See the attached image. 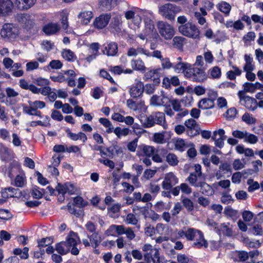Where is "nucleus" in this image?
I'll use <instances>...</instances> for the list:
<instances>
[{"label": "nucleus", "mask_w": 263, "mask_h": 263, "mask_svg": "<svg viewBox=\"0 0 263 263\" xmlns=\"http://www.w3.org/2000/svg\"><path fill=\"white\" fill-rule=\"evenodd\" d=\"M72 199V203H69L67 205L69 212L77 217L83 216L84 215L83 208L88 205V201L80 196H76Z\"/></svg>", "instance_id": "obj_1"}, {"label": "nucleus", "mask_w": 263, "mask_h": 263, "mask_svg": "<svg viewBox=\"0 0 263 263\" xmlns=\"http://www.w3.org/2000/svg\"><path fill=\"white\" fill-rule=\"evenodd\" d=\"M179 32L183 35L193 39H198L200 36V30L196 25L192 22L180 25L178 27Z\"/></svg>", "instance_id": "obj_2"}, {"label": "nucleus", "mask_w": 263, "mask_h": 263, "mask_svg": "<svg viewBox=\"0 0 263 263\" xmlns=\"http://www.w3.org/2000/svg\"><path fill=\"white\" fill-rule=\"evenodd\" d=\"M198 178V175L191 173L187 177V180L190 184L195 187H200L201 192L203 194L209 195L212 193V189L210 185Z\"/></svg>", "instance_id": "obj_3"}, {"label": "nucleus", "mask_w": 263, "mask_h": 263, "mask_svg": "<svg viewBox=\"0 0 263 263\" xmlns=\"http://www.w3.org/2000/svg\"><path fill=\"white\" fill-rule=\"evenodd\" d=\"M181 11L179 7L172 4H166L159 7V13L169 20H174L176 14Z\"/></svg>", "instance_id": "obj_4"}, {"label": "nucleus", "mask_w": 263, "mask_h": 263, "mask_svg": "<svg viewBox=\"0 0 263 263\" xmlns=\"http://www.w3.org/2000/svg\"><path fill=\"white\" fill-rule=\"evenodd\" d=\"M80 243V239L77 233L70 232L67 238V249L73 255H78L80 250L77 247Z\"/></svg>", "instance_id": "obj_5"}, {"label": "nucleus", "mask_w": 263, "mask_h": 263, "mask_svg": "<svg viewBox=\"0 0 263 263\" xmlns=\"http://www.w3.org/2000/svg\"><path fill=\"white\" fill-rule=\"evenodd\" d=\"M142 251L144 252V257L147 263L153 261L154 263L159 260V250L153 248L151 245L145 244L142 247Z\"/></svg>", "instance_id": "obj_6"}, {"label": "nucleus", "mask_w": 263, "mask_h": 263, "mask_svg": "<svg viewBox=\"0 0 263 263\" xmlns=\"http://www.w3.org/2000/svg\"><path fill=\"white\" fill-rule=\"evenodd\" d=\"M157 28L160 35L166 40H171L175 34L173 26L166 22H158Z\"/></svg>", "instance_id": "obj_7"}, {"label": "nucleus", "mask_w": 263, "mask_h": 263, "mask_svg": "<svg viewBox=\"0 0 263 263\" xmlns=\"http://www.w3.org/2000/svg\"><path fill=\"white\" fill-rule=\"evenodd\" d=\"M232 134L234 138L243 140V142L251 144H254L258 141V137L248 132L246 130H235L232 132Z\"/></svg>", "instance_id": "obj_8"}, {"label": "nucleus", "mask_w": 263, "mask_h": 263, "mask_svg": "<svg viewBox=\"0 0 263 263\" xmlns=\"http://www.w3.org/2000/svg\"><path fill=\"white\" fill-rule=\"evenodd\" d=\"M153 17L152 13L148 16H144V22L145 27L143 32L146 35H149V38L157 39L159 35L155 28L154 23L152 20Z\"/></svg>", "instance_id": "obj_9"}, {"label": "nucleus", "mask_w": 263, "mask_h": 263, "mask_svg": "<svg viewBox=\"0 0 263 263\" xmlns=\"http://www.w3.org/2000/svg\"><path fill=\"white\" fill-rule=\"evenodd\" d=\"M237 95L241 105L245 106L247 109L251 110H254L257 108V102L254 98L245 96L242 91H238Z\"/></svg>", "instance_id": "obj_10"}, {"label": "nucleus", "mask_w": 263, "mask_h": 263, "mask_svg": "<svg viewBox=\"0 0 263 263\" xmlns=\"http://www.w3.org/2000/svg\"><path fill=\"white\" fill-rule=\"evenodd\" d=\"M185 78L192 81L202 82L206 79L205 72L199 68H194L191 66L189 72H186Z\"/></svg>", "instance_id": "obj_11"}, {"label": "nucleus", "mask_w": 263, "mask_h": 263, "mask_svg": "<svg viewBox=\"0 0 263 263\" xmlns=\"http://www.w3.org/2000/svg\"><path fill=\"white\" fill-rule=\"evenodd\" d=\"M3 38L12 40L17 35V30L11 24H5L3 25L1 31Z\"/></svg>", "instance_id": "obj_12"}, {"label": "nucleus", "mask_w": 263, "mask_h": 263, "mask_svg": "<svg viewBox=\"0 0 263 263\" xmlns=\"http://www.w3.org/2000/svg\"><path fill=\"white\" fill-rule=\"evenodd\" d=\"M178 182V179L172 172L166 173L162 182V187L163 189L169 190Z\"/></svg>", "instance_id": "obj_13"}, {"label": "nucleus", "mask_w": 263, "mask_h": 263, "mask_svg": "<svg viewBox=\"0 0 263 263\" xmlns=\"http://www.w3.org/2000/svg\"><path fill=\"white\" fill-rule=\"evenodd\" d=\"M169 101L167 96L161 91L159 95H153L150 99V104L154 106H162L165 105Z\"/></svg>", "instance_id": "obj_14"}, {"label": "nucleus", "mask_w": 263, "mask_h": 263, "mask_svg": "<svg viewBox=\"0 0 263 263\" xmlns=\"http://www.w3.org/2000/svg\"><path fill=\"white\" fill-rule=\"evenodd\" d=\"M46 192L50 195L55 194L57 192L58 199L59 202H63L64 201L65 194L66 193V187L61 183H58L55 189H53L52 187L48 186L46 188Z\"/></svg>", "instance_id": "obj_15"}, {"label": "nucleus", "mask_w": 263, "mask_h": 263, "mask_svg": "<svg viewBox=\"0 0 263 263\" xmlns=\"http://www.w3.org/2000/svg\"><path fill=\"white\" fill-rule=\"evenodd\" d=\"M191 66V64L182 62V58L179 57L177 58V62L174 63L173 68L176 73H183L185 77L186 72H189Z\"/></svg>", "instance_id": "obj_16"}, {"label": "nucleus", "mask_w": 263, "mask_h": 263, "mask_svg": "<svg viewBox=\"0 0 263 263\" xmlns=\"http://www.w3.org/2000/svg\"><path fill=\"white\" fill-rule=\"evenodd\" d=\"M144 84L139 81H137L129 89V94L134 98L139 97L144 91Z\"/></svg>", "instance_id": "obj_17"}, {"label": "nucleus", "mask_w": 263, "mask_h": 263, "mask_svg": "<svg viewBox=\"0 0 263 263\" xmlns=\"http://www.w3.org/2000/svg\"><path fill=\"white\" fill-rule=\"evenodd\" d=\"M224 134V130L221 128L213 132L212 138L214 140L215 144L217 147H218L219 148L223 147L224 140L226 139Z\"/></svg>", "instance_id": "obj_18"}, {"label": "nucleus", "mask_w": 263, "mask_h": 263, "mask_svg": "<svg viewBox=\"0 0 263 263\" xmlns=\"http://www.w3.org/2000/svg\"><path fill=\"white\" fill-rule=\"evenodd\" d=\"M151 15V12L144 11L137 9H135L134 15L132 16V22L137 27H139L141 22V18L144 16H148Z\"/></svg>", "instance_id": "obj_19"}, {"label": "nucleus", "mask_w": 263, "mask_h": 263, "mask_svg": "<svg viewBox=\"0 0 263 263\" xmlns=\"http://www.w3.org/2000/svg\"><path fill=\"white\" fill-rule=\"evenodd\" d=\"M110 17V15L107 14L100 15L95 19L93 22L95 27L98 29L103 28L108 24Z\"/></svg>", "instance_id": "obj_20"}, {"label": "nucleus", "mask_w": 263, "mask_h": 263, "mask_svg": "<svg viewBox=\"0 0 263 263\" xmlns=\"http://www.w3.org/2000/svg\"><path fill=\"white\" fill-rule=\"evenodd\" d=\"M13 3L11 0H0V15H5L10 12Z\"/></svg>", "instance_id": "obj_21"}, {"label": "nucleus", "mask_w": 263, "mask_h": 263, "mask_svg": "<svg viewBox=\"0 0 263 263\" xmlns=\"http://www.w3.org/2000/svg\"><path fill=\"white\" fill-rule=\"evenodd\" d=\"M194 242L193 246L197 248H201L204 247L206 248L208 247V242L204 239L203 233L199 231L197 234L196 237L193 240Z\"/></svg>", "instance_id": "obj_22"}, {"label": "nucleus", "mask_w": 263, "mask_h": 263, "mask_svg": "<svg viewBox=\"0 0 263 263\" xmlns=\"http://www.w3.org/2000/svg\"><path fill=\"white\" fill-rule=\"evenodd\" d=\"M36 0H16L15 6L21 10H27L32 7Z\"/></svg>", "instance_id": "obj_23"}, {"label": "nucleus", "mask_w": 263, "mask_h": 263, "mask_svg": "<svg viewBox=\"0 0 263 263\" xmlns=\"http://www.w3.org/2000/svg\"><path fill=\"white\" fill-rule=\"evenodd\" d=\"M139 119L143 127L145 128H150L155 125L154 117L152 114L148 116H140Z\"/></svg>", "instance_id": "obj_24"}, {"label": "nucleus", "mask_w": 263, "mask_h": 263, "mask_svg": "<svg viewBox=\"0 0 263 263\" xmlns=\"http://www.w3.org/2000/svg\"><path fill=\"white\" fill-rule=\"evenodd\" d=\"M154 117L155 125L156 124L162 126V127L166 129L167 128V124L165 122V115L164 113L161 112H156L152 114Z\"/></svg>", "instance_id": "obj_25"}, {"label": "nucleus", "mask_w": 263, "mask_h": 263, "mask_svg": "<svg viewBox=\"0 0 263 263\" xmlns=\"http://www.w3.org/2000/svg\"><path fill=\"white\" fill-rule=\"evenodd\" d=\"M93 17L92 12L90 11L81 12L78 15V18L81 24L87 25Z\"/></svg>", "instance_id": "obj_26"}, {"label": "nucleus", "mask_w": 263, "mask_h": 263, "mask_svg": "<svg viewBox=\"0 0 263 263\" xmlns=\"http://www.w3.org/2000/svg\"><path fill=\"white\" fill-rule=\"evenodd\" d=\"M117 45L115 43H110L105 46L103 52L108 56H114L117 53Z\"/></svg>", "instance_id": "obj_27"}, {"label": "nucleus", "mask_w": 263, "mask_h": 263, "mask_svg": "<svg viewBox=\"0 0 263 263\" xmlns=\"http://www.w3.org/2000/svg\"><path fill=\"white\" fill-rule=\"evenodd\" d=\"M192 146L193 144L192 143H188L184 139L181 138L177 139L175 143V149L180 152H183L187 147Z\"/></svg>", "instance_id": "obj_28"}, {"label": "nucleus", "mask_w": 263, "mask_h": 263, "mask_svg": "<svg viewBox=\"0 0 263 263\" xmlns=\"http://www.w3.org/2000/svg\"><path fill=\"white\" fill-rule=\"evenodd\" d=\"M214 100L210 98H204L198 103V107L202 109H208L214 107Z\"/></svg>", "instance_id": "obj_29"}, {"label": "nucleus", "mask_w": 263, "mask_h": 263, "mask_svg": "<svg viewBox=\"0 0 263 263\" xmlns=\"http://www.w3.org/2000/svg\"><path fill=\"white\" fill-rule=\"evenodd\" d=\"M206 15L207 12L203 8H200V11H196L194 12V14L195 18L200 25H203L206 23V20L204 16Z\"/></svg>", "instance_id": "obj_30"}, {"label": "nucleus", "mask_w": 263, "mask_h": 263, "mask_svg": "<svg viewBox=\"0 0 263 263\" xmlns=\"http://www.w3.org/2000/svg\"><path fill=\"white\" fill-rule=\"evenodd\" d=\"M217 229L220 234L222 233L228 236H231L233 235L232 226L229 223H223L219 226Z\"/></svg>", "instance_id": "obj_31"}, {"label": "nucleus", "mask_w": 263, "mask_h": 263, "mask_svg": "<svg viewBox=\"0 0 263 263\" xmlns=\"http://www.w3.org/2000/svg\"><path fill=\"white\" fill-rule=\"evenodd\" d=\"M217 8L221 12L224 14L226 16L230 15L232 7L228 3L225 1H221L218 3L216 6Z\"/></svg>", "instance_id": "obj_32"}, {"label": "nucleus", "mask_w": 263, "mask_h": 263, "mask_svg": "<svg viewBox=\"0 0 263 263\" xmlns=\"http://www.w3.org/2000/svg\"><path fill=\"white\" fill-rule=\"evenodd\" d=\"M130 65L133 70L144 71L146 67L144 63L140 59H133L130 62Z\"/></svg>", "instance_id": "obj_33"}, {"label": "nucleus", "mask_w": 263, "mask_h": 263, "mask_svg": "<svg viewBox=\"0 0 263 263\" xmlns=\"http://www.w3.org/2000/svg\"><path fill=\"white\" fill-rule=\"evenodd\" d=\"M118 0H100V7L103 10H109L117 4Z\"/></svg>", "instance_id": "obj_34"}, {"label": "nucleus", "mask_w": 263, "mask_h": 263, "mask_svg": "<svg viewBox=\"0 0 263 263\" xmlns=\"http://www.w3.org/2000/svg\"><path fill=\"white\" fill-rule=\"evenodd\" d=\"M67 134L68 136L73 141L80 140H81L83 143H84L87 140L86 135L84 133L82 132H79L78 134H75L67 130Z\"/></svg>", "instance_id": "obj_35"}, {"label": "nucleus", "mask_w": 263, "mask_h": 263, "mask_svg": "<svg viewBox=\"0 0 263 263\" xmlns=\"http://www.w3.org/2000/svg\"><path fill=\"white\" fill-rule=\"evenodd\" d=\"M60 28L57 24L49 23L44 27L43 31L46 34L50 35L56 33Z\"/></svg>", "instance_id": "obj_36"}, {"label": "nucleus", "mask_w": 263, "mask_h": 263, "mask_svg": "<svg viewBox=\"0 0 263 263\" xmlns=\"http://www.w3.org/2000/svg\"><path fill=\"white\" fill-rule=\"evenodd\" d=\"M232 69L227 72V77L231 80L236 79L237 76H239L242 73V70L236 66H232Z\"/></svg>", "instance_id": "obj_37"}, {"label": "nucleus", "mask_w": 263, "mask_h": 263, "mask_svg": "<svg viewBox=\"0 0 263 263\" xmlns=\"http://www.w3.org/2000/svg\"><path fill=\"white\" fill-rule=\"evenodd\" d=\"M99 122L106 128V133L110 134L114 130L112 123L107 118H101L99 120Z\"/></svg>", "instance_id": "obj_38"}, {"label": "nucleus", "mask_w": 263, "mask_h": 263, "mask_svg": "<svg viewBox=\"0 0 263 263\" xmlns=\"http://www.w3.org/2000/svg\"><path fill=\"white\" fill-rule=\"evenodd\" d=\"M146 49L142 47H138L135 48L131 47L127 51V55L128 57H136L139 54H144L145 55Z\"/></svg>", "instance_id": "obj_39"}, {"label": "nucleus", "mask_w": 263, "mask_h": 263, "mask_svg": "<svg viewBox=\"0 0 263 263\" xmlns=\"http://www.w3.org/2000/svg\"><path fill=\"white\" fill-rule=\"evenodd\" d=\"M258 86H259L258 88H260L262 86V85L259 82H256L254 84L249 82H246L243 85L244 90L246 92H254L255 90L257 89Z\"/></svg>", "instance_id": "obj_40"}, {"label": "nucleus", "mask_w": 263, "mask_h": 263, "mask_svg": "<svg viewBox=\"0 0 263 263\" xmlns=\"http://www.w3.org/2000/svg\"><path fill=\"white\" fill-rule=\"evenodd\" d=\"M185 40V39L183 37L176 36L173 38L172 44L175 48L179 50H182Z\"/></svg>", "instance_id": "obj_41"}, {"label": "nucleus", "mask_w": 263, "mask_h": 263, "mask_svg": "<svg viewBox=\"0 0 263 263\" xmlns=\"http://www.w3.org/2000/svg\"><path fill=\"white\" fill-rule=\"evenodd\" d=\"M166 161L172 166H176L179 163L178 157L173 153H169L166 156Z\"/></svg>", "instance_id": "obj_42"}, {"label": "nucleus", "mask_w": 263, "mask_h": 263, "mask_svg": "<svg viewBox=\"0 0 263 263\" xmlns=\"http://www.w3.org/2000/svg\"><path fill=\"white\" fill-rule=\"evenodd\" d=\"M124 220L128 224L135 226L138 223L139 218L133 213H129Z\"/></svg>", "instance_id": "obj_43"}, {"label": "nucleus", "mask_w": 263, "mask_h": 263, "mask_svg": "<svg viewBox=\"0 0 263 263\" xmlns=\"http://www.w3.org/2000/svg\"><path fill=\"white\" fill-rule=\"evenodd\" d=\"M129 129L128 128H121L120 127H117L113 131L115 134L118 138H121L122 136H126L129 133Z\"/></svg>", "instance_id": "obj_44"}, {"label": "nucleus", "mask_w": 263, "mask_h": 263, "mask_svg": "<svg viewBox=\"0 0 263 263\" xmlns=\"http://www.w3.org/2000/svg\"><path fill=\"white\" fill-rule=\"evenodd\" d=\"M161 69L160 68L151 69L145 74L144 77L146 80L152 79L160 75Z\"/></svg>", "instance_id": "obj_45"}, {"label": "nucleus", "mask_w": 263, "mask_h": 263, "mask_svg": "<svg viewBox=\"0 0 263 263\" xmlns=\"http://www.w3.org/2000/svg\"><path fill=\"white\" fill-rule=\"evenodd\" d=\"M76 73L72 70L67 71V81L69 86L73 87L76 85Z\"/></svg>", "instance_id": "obj_46"}, {"label": "nucleus", "mask_w": 263, "mask_h": 263, "mask_svg": "<svg viewBox=\"0 0 263 263\" xmlns=\"http://www.w3.org/2000/svg\"><path fill=\"white\" fill-rule=\"evenodd\" d=\"M10 157V153L8 149L3 145L0 147V159L3 161H7Z\"/></svg>", "instance_id": "obj_47"}, {"label": "nucleus", "mask_w": 263, "mask_h": 263, "mask_svg": "<svg viewBox=\"0 0 263 263\" xmlns=\"http://www.w3.org/2000/svg\"><path fill=\"white\" fill-rule=\"evenodd\" d=\"M26 183V178L24 174L18 175L16 176L14 184L17 187H22L24 186Z\"/></svg>", "instance_id": "obj_48"}, {"label": "nucleus", "mask_w": 263, "mask_h": 263, "mask_svg": "<svg viewBox=\"0 0 263 263\" xmlns=\"http://www.w3.org/2000/svg\"><path fill=\"white\" fill-rule=\"evenodd\" d=\"M242 120L248 125L254 124L256 122V119L253 116V115L248 112H246L242 116Z\"/></svg>", "instance_id": "obj_49"}, {"label": "nucleus", "mask_w": 263, "mask_h": 263, "mask_svg": "<svg viewBox=\"0 0 263 263\" xmlns=\"http://www.w3.org/2000/svg\"><path fill=\"white\" fill-rule=\"evenodd\" d=\"M224 214L232 219H234L237 218L238 212L230 206H226L224 210Z\"/></svg>", "instance_id": "obj_50"}, {"label": "nucleus", "mask_w": 263, "mask_h": 263, "mask_svg": "<svg viewBox=\"0 0 263 263\" xmlns=\"http://www.w3.org/2000/svg\"><path fill=\"white\" fill-rule=\"evenodd\" d=\"M199 230L194 229L190 228L186 230V238L188 240H193L197 236V234Z\"/></svg>", "instance_id": "obj_51"}, {"label": "nucleus", "mask_w": 263, "mask_h": 263, "mask_svg": "<svg viewBox=\"0 0 263 263\" xmlns=\"http://www.w3.org/2000/svg\"><path fill=\"white\" fill-rule=\"evenodd\" d=\"M164 134L165 132L155 133L153 135L154 141L158 144L164 143L165 142Z\"/></svg>", "instance_id": "obj_52"}, {"label": "nucleus", "mask_w": 263, "mask_h": 263, "mask_svg": "<svg viewBox=\"0 0 263 263\" xmlns=\"http://www.w3.org/2000/svg\"><path fill=\"white\" fill-rule=\"evenodd\" d=\"M23 111L29 115L39 116L40 118L42 117L41 112L35 110L33 107H32V106H24Z\"/></svg>", "instance_id": "obj_53"}, {"label": "nucleus", "mask_w": 263, "mask_h": 263, "mask_svg": "<svg viewBox=\"0 0 263 263\" xmlns=\"http://www.w3.org/2000/svg\"><path fill=\"white\" fill-rule=\"evenodd\" d=\"M210 76L213 79H219L221 74V69L217 66H214L210 70Z\"/></svg>", "instance_id": "obj_54"}, {"label": "nucleus", "mask_w": 263, "mask_h": 263, "mask_svg": "<svg viewBox=\"0 0 263 263\" xmlns=\"http://www.w3.org/2000/svg\"><path fill=\"white\" fill-rule=\"evenodd\" d=\"M247 184L249 185L248 190L249 192H253L259 188V184L258 182L251 179L247 180Z\"/></svg>", "instance_id": "obj_55"}, {"label": "nucleus", "mask_w": 263, "mask_h": 263, "mask_svg": "<svg viewBox=\"0 0 263 263\" xmlns=\"http://www.w3.org/2000/svg\"><path fill=\"white\" fill-rule=\"evenodd\" d=\"M161 65L163 69H170L173 68L174 63L171 62L169 58H165L161 60Z\"/></svg>", "instance_id": "obj_56"}, {"label": "nucleus", "mask_w": 263, "mask_h": 263, "mask_svg": "<svg viewBox=\"0 0 263 263\" xmlns=\"http://www.w3.org/2000/svg\"><path fill=\"white\" fill-rule=\"evenodd\" d=\"M142 152L147 157H151L155 153V148L152 146L144 145L142 147Z\"/></svg>", "instance_id": "obj_57"}, {"label": "nucleus", "mask_w": 263, "mask_h": 263, "mask_svg": "<svg viewBox=\"0 0 263 263\" xmlns=\"http://www.w3.org/2000/svg\"><path fill=\"white\" fill-rule=\"evenodd\" d=\"M183 206L187 211L191 212L194 210V204L191 199L188 198H184L182 200Z\"/></svg>", "instance_id": "obj_58"}, {"label": "nucleus", "mask_w": 263, "mask_h": 263, "mask_svg": "<svg viewBox=\"0 0 263 263\" xmlns=\"http://www.w3.org/2000/svg\"><path fill=\"white\" fill-rule=\"evenodd\" d=\"M80 192L79 189L74 184L69 183H67V193L70 195L78 194Z\"/></svg>", "instance_id": "obj_59"}, {"label": "nucleus", "mask_w": 263, "mask_h": 263, "mask_svg": "<svg viewBox=\"0 0 263 263\" xmlns=\"http://www.w3.org/2000/svg\"><path fill=\"white\" fill-rule=\"evenodd\" d=\"M184 125L189 129V130L187 131V135L189 136H192L190 134V132L195 128L196 125V121L193 119H189L185 121Z\"/></svg>", "instance_id": "obj_60"}, {"label": "nucleus", "mask_w": 263, "mask_h": 263, "mask_svg": "<svg viewBox=\"0 0 263 263\" xmlns=\"http://www.w3.org/2000/svg\"><path fill=\"white\" fill-rule=\"evenodd\" d=\"M145 55L147 57H152L153 58L159 59L160 60H161L163 59L161 52L158 50H154L153 52H149L147 50H146Z\"/></svg>", "instance_id": "obj_61"}, {"label": "nucleus", "mask_w": 263, "mask_h": 263, "mask_svg": "<svg viewBox=\"0 0 263 263\" xmlns=\"http://www.w3.org/2000/svg\"><path fill=\"white\" fill-rule=\"evenodd\" d=\"M29 105L32 106L35 110H37L38 109H42L45 107V103L43 101H28Z\"/></svg>", "instance_id": "obj_62"}, {"label": "nucleus", "mask_w": 263, "mask_h": 263, "mask_svg": "<svg viewBox=\"0 0 263 263\" xmlns=\"http://www.w3.org/2000/svg\"><path fill=\"white\" fill-rule=\"evenodd\" d=\"M255 36L256 35L254 32H249L243 37V41L246 44L248 45L255 40Z\"/></svg>", "instance_id": "obj_63"}, {"label": "nucleus", "mask_w": 263, "mask_h": 263, "mask_svg": "<svg viewBox=\"0 0 263 263\" xmlns=\"http://www.w3.org/2000/svg\"><path fill=\"white\" fill-rule=\"evenodd\" d=\"M52 242V239L50 237L43 238L37 241L38 247L44 248L50 245Z\"/></svg>", "instance_id": "obj_64"}]
</instances>
